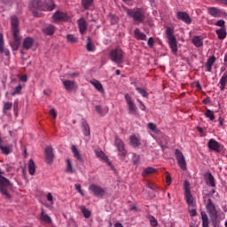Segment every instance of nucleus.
Returning a JSON list of instances; mask_svg holds the SVG:
<instances>
[{
  "label": "nucleus",
  "instance_id": "7",
  "mask_svg": "<svg viewBox=\"0 0 227 227\" xmlns=\"http://www.w3.org/2000/svg\"><path fill=\"white\" fill-rule=\"evenodd\" d=\"M184 189L187 205L189 207H196V201H194V197H192V193L191 192V183L189 181H184Z\"/></svg>",
  "mask_w": 227,
  "mask_h": 227
},
{
  "label": "nucleus",
  "instance_id": "37",
  "mask_svg": "<svg viewBox=\"0 0 227 227\" xmlns=\"http://www.w3.org/2000/svg\"><path fill=\"white\" fill-rule=\"evenodd\" d=\"M82 213L83 214V216L85 219H90L91 217V211L90 209L86 208V207H81Z\"/></svg>",
  "mask_w": 227,
  "mask_h": 227
},
{
  "label": "nucleus",
  "instance_id": "20",
  "mask_svg": "<svg viewBox=\"0 0 227 227\" xmlns=\"http://www.w3.org/2000/svg\"><path fill=\"white\" fill-rule=\"evenodd\" d=\"M205 179L207 185H209L210 187H215V179L214 178V176H212V173L206 174Z\"/></svg>",
  "mask_w": 227,
  "mask_h": 227
},
{
  "label": "nucleus",
  "instance_id": "21",
  "mask_svg": "<svg viewBox=\"0 0 227 227\" xmlns=\"http://www.w3.org/2000/svg\"><path fill=\"white\" fill-rule=\"evenodd\" d=\"M215 56H211L207 59L206 63L207 72H212V67H214V63H215Z\"/></svg>",
  "mask_w": 227,
  "mask_h": 227
},
{
  "label": "nucleus",
  "instance_id": "16",
  "mask_svg": "<svg viewBox=\"0 0 227 227\" xmlns=\"http://www.w3.org/2000/svg\"><path fill=\"white\" fill-rule=\"evenodd\" d=\"M176 17L179 19V20L185 22V24H191V22H192L191 16H189V14L185 12H178L176 13Z\"/></svg>",
  "mask_w": 227,
  "mask_h": 227
},
{
  "label": "nucleus",
  "instance_id": "28",
  "mask_svg": "<svg viewBox=\"0 0 227 227\" xmlns=\"http://www.w3.org/2000/svg\"><path fill=\"white\" fill-rule=\"evenodd\" d=\"M43 31L45 35H54V31H56V27L52 25H46L43 28Z\"/></svg>",
  "mask_w": 227,
  "mask_h": 227
},
{
  "label": "nucleus",
  "instance_id": "62",
  "mask_svg": "<svg viewBox=\"0 0 227 227\" xmlns=\"http://www.w3.org/2000/svg\"><path fill=\"white\" fill-rule=\"evenodd\" d=\"M147 187H149V189H152V190L155 189V187L153 186V184L152 183H147Z\"/></svg>",
  "mask_w": 227,
  "mask_h": 227
},
{
  "label": "nucleus",
  "instance_id": "43",
  "mask_svg": "<svg viewBox=\"0 0 227 227\" xmlns=\"http://www.w3.org/2000/svg\"><path fill=\"white\" fill-rule=\"evenodd\" d=\"M22 93V85H18L14 90L12 92V97H15V95H20Z\"/></svg>",
  "mask_w": 227,
  "mask_h": 227
},
{
  "label": "nucleus",
  "instance_id": "40",
  "mask_svg": "<svg viewBox=\"0 0 227 227\" xmlns=\"http://www.w3.org/2000/svg\"><path fill=\"white\" fill-rule=\"evenodd\" d=\"M82 130L84 136H90L91 132L90 131V125H88L86 122L82 123Z\"/></svg>",
  "mask_w": 227,
  "mask_h": 227
},
{
  "label": "nucleus",
  "instance_id": "36",
  "mask_svg": "<svg viewBox=\"0 0 227 227\" xmlns=\"http://www.w3.org/2000/svg\"><path fill=\"white\" fill-rule=\"evenodd\" d=\"M67 173H75V169H74V166H72V161L70 159L67 160V168H66Z\"/></svg>",
  "mask_w": 227,
  "mask_h": 227
},
{
  "label": "nucleus",
  "instance_id": "41",
  "mask_svg": "<svg viewBox=\"0 0 227 227\" xmlns=\"http://www.w3.org/2000/svg\"><path fill=\"white\" fill-rule=\"evenodd\" d=\"M205 116L206 118H209L211 121H214V120H215V115L214 114V112H212L211 110H207L205 113Z\"/></svg>",
  "mask_w": 227,
  "mask_h": 227
},
{
  "label": "nucleus",
  "instance_id": "47",
  "mask_svg": "<svg viewBox=\"0 0 227 227\" xmlns=\"http://www.w3.org/2000/svg\"><path fill=\"white\" fill-rule=\"evenodd\" d=\"M149 221H150L151 226L155 227L159 224V223L157 222V219H155V217H153V216H149Z\"/></svg>",
  "mask_w": 227,
  "mask_h": 227
},
{
  "label": "nucleus",
  "instance_id": "27",
  "mask_svg": "<svg viewBox=\"0 0 227 227\" xmlns=\"http://www.w3.org/2000/svg\"><path fill=\"white\" fill-rule=\"evenodd\" d=\"M216 35L219 40H224L227 36L226 27H222L216 30Z\"/></svg>",
  "mask_w": 227,
  "mask_h": 227
},
{
  "label": "nucleus",
  "instance_id": "10",
  "mask_svg": "<svg viewBox=\"0 0 227 227\" xmlns=\"http://www.w3.org/2000/svg\"><path fill=\"white\" fill-rule=\"evenodd\" d=\"M70 19V15L67 12H63L60 11H57L52 15V20L53 22H68V20Z\"/></svg>",
  "mask_w": 227,
  "mask_h": 227
},
{
  "label": "nucleus",
  "instance_id": "30",
  "mask_svg": "<svg viewBox=\"0 0 227 227\" xmlns=\"http://www.w3.org/2000/svg\"><path fill=\"white\" fill-rule=\"evenodd\" d=\"M95 153L97 157L101 159V160H105V162H109V158H107V155H106V153H104L102 150L98 149L95 151Z\"/></svg>",
  "mask_w": 227,
  "mask_h": 227
},
{
  "label": "nucleus",
  "instance_id": "53",
  "mask_svg": "<svg viewBox=\"0 0 227 227\" xmlns=\"http://www.w3.org/2000/svg\"><path fill=\"white\" fill-rule=\"evenodd\" d=\"M140 156L137 154H133V162L134 164H137L139 162Z\"/></svg>",
  "mask_w": 227,
  "mask_h": 227
},
{
  "label": "nucleus",
  "instance_id": "55",
  "mask_svg": "<svg viewBox=\"0 0 227 227\" xmlns=\"http://www.w3.org/2000/svg\"><path fill=\"white\" fill-rule=\"evenodd\" d=\"M74 187L82 196H84V193H82V190L81 189V184H77L74 185Z\"/></svg>",
  "mask_w": 227,
  "mask_h": 227
},
{
  "label": "nucleus",
  "instance_id": "33",
  "mask_svg": "<svg viewBox=\"0 0 227 227\" xmlns=\"http://www.w3.org/2000/svg\"><path fill=\"white\" fill-rule=\"evenodd\" d=\"M40 217H41V221H43L44 223H52V219L51 218V216H49V215L45 214L43 209H42Z\"/></svg>",
  "mask_w": 227,
  "mask_h": 227
},
{
  "label": "nucleus",
  "instance_id": "23",
  "mask_svg": "<svg viewBox=\"0 0 227 227\" xmlns=\"http://www.w3.org/2000/svg\"><path fill=\"white\" fill-rule=\"evenodd\" d=\"M90 84H92V86H94V88L99 91V93H104V86L102 85V83L98 81V80H92L90 82Z\"/></svg>",
  "mask_w": 227,
  "mask_h": 227
},
{
  "label": "nucleus",
  "instance_id": "64",
  "mask_svg": "<svg viewBox=\"0 0 227 227\" xmlns=\"http://www.w3.org/2000/svg\"><path fill=\"white\" fill-rule=\"evenodd\" d=\"M152 6H155V0H149Z\"/></svg>",
  "mask_w": 227,
  "mask_h": 227
},
{
  "label": "nucleus",
  "instance_id": "26",
  "mask_svg": "<svg viewBox=\"0 0 227 227\" xmlns=\"http://www.w3.org/2000/svg\"><path fill=\"white\" fill-rule=\"evenodd\" d=\"M28 173L33 176L36 173V165L33 160H28Z\"/></svg>",
  "mask_w": 227,
  "mask_h": 227
},
{
  "label": "nucleus",
  "instance_id": "25",
  "mask_svg": "<svg viewBox=\"0 0 227 227\" xmlns=\"http://www.w3.org/2000/svg\"><path fill=\"white\" fill-rule=\"evenodd\" d=\"M134 35H135V38H137V40L146 41V34L141 32V30H139V28L135 29Z\"/></svg>",
  "mask_w": 227,
  "mask_h": 227
},
{
  "label": "nucleus",
  "instance_id": "8",
  "mask_svg": "<svg viewBox=\"0 0 227 227\" xmlns=\"http://www.w3.org/2000/svg\"><path fill=\"white\" fill-rule=\"evenodd\" d=\"M175 155L179 168L183 169V171H187V161L185 160V156H184V153H182L178 149H176Z\"/></svg>",
  "mask_w": 227,
  "mask_h": 227
},
{
  "label": "nucleus",
  "instance_id": "6",
  "mask_svg": "<svg viewBox=\"0 0 227 227\" xmlns=\"http://www.w3.org/2000/svg\"><path fill=\"white\" fill-rule=\"evenodd\" d=\"M125 56V53L123 52V50L120 48L114 49L109 53V59L113 63H116L118 67H121L123 63V58Z\"/></svg>",
  "mask_w": 227,
  "mask_h": 227
},
{
  "label": "nucleus",
  "instance_id": "58",
  "mask_svg": "<svg viewBox=\"0 0 227 227\" xmlns=\"http://www.w3.org/2000/svg\"><path fill=\"white\" fill-rule=\"evenodd\" d=\"M20 81L22 82H27V74H23L20 77Z\"/></svg>",
  "mask_w": 227,
  "mask_h": 227
},
{
  "label": "nucleus",
  "instance_id": "52",
  "mask_svg": "<svg viewBox=\"0 0 227 227\" xmlns=\"http://www.w3.org/2000/svg\"><path fill=\"white\" fill-rule=\"evenodd\" d=\"M50 115L52 116L54 120H56L58 116V113H56V110L52 108L50 110Z\"/></svg>",
  "mask_w": 227,
  "mask_h": 227
},
{
  "label": "nucleus",
  "instance_id": "35",
  "mask_svg": "<svg viewBox=\"0 0 227 227\" xmlns=\"http://www.w3.org/2000/svg\"><path fill=\"white\" fill-rule=\"evenodd\" d=\"M200 215L202 219V227H208V216L207 215V213L201 212Z\"/></svg>",
  "mask_w": 227,
  "mask_h": 227
},
{
  "label": "nucleus",
  "instance_id": "11",
  "mask_svg": "<svg viewBox=\"0 0 227 227\" xmlns=\"http://www.w3.org/2000/svg\"><path fill=\"white\" fill-rule=\"evenodd\" d=\"M114 145L119 152V155H121V157H125L127 155V150H125L123 140L115 137Z\"/></svg>",
  "mask_w": 227,
  "mask_h": 227
},
{
  "label": "nucleus",
  "instance_id": "13",
  "mask_svg": "<svg viewBox=\"0 0 227 227\" xmlns=\"http://www.w3.org/2000/svg\"><path fill=\"white\" fill-rule=\"evenodd\" d=\"M62 84L67 91H75L77 90V83L70 80H62Z\"/></svg>",
  "mask_w": 227,
  "mask_h": 227
},
{
  "label": "nucleus",
  "instance_id": "57",
  "mask_svg": "<svg viewBox=\"0 0 227 227\" xmlns=\"http://www.w3.org/2000/svg\"><path fill=\"white\" fill-rule=\"evenodd\" d=\"M147 43H148V45H149L150 47H153V43H155V39H153V37H150V38L148 39Z\"/></svg>",
  "mask_w": 227,
  "mask_h": 227
},
{
  "label": "nucleus",
  "instance_id": "9",
  "mask_svg": "<svg viewBox=\"0 0 227 227\" xmlns=\"http://www.w3.org/2000/svg\"><path fill=\"white\" fill-rule=\"evenodd\" d=\"M125 100L129 114H137V106H136L134 99H132V97L129 94H125Z\"/></svg>",
  "mask_w": 227,
  "mask_h": 227
},
{
  "label": "nucleus",
  "instance_id": "49",
  "mask_svg": "<svg viewBox=\"0 0 227 227\" xmlns=\"http://www.w3.org/2000/svg\"><path fill=\"white\" fill-rule=\"evenodd\" d=\"M227 83V73L223 74V75L220 79V84H225Z\"/></svg>",
  "mask_w": 227,
  "mask_h": 227
},
{
  "label": "nucleus",
  "instance_id": "48",
  "mask_svg": "<svg viewBox=\"0 0 227 227\" xmlns=\"http://www.w3.org/2000/svg\"><path fill=\"white\" fill-rule=\"evenodd\" d=\"M67 41L71 43H77V39L74 35H67Z\"/></svg>",
  "mask_w": 227,
  "mask_h": 227
},
{
  "label": "nucleus",
  "instance_id": "14",
  "mask_svg": "<svg viewBox=\"0 0 227 227\" xmlns=\"http://www.w3.org/2000/svg\"><path fill=\"white\" fill-rule=\"evenodd\" d=\"M45 161L47 164H52L54 160V151L52 147L48 146L45 148Z\"/></svg>",
  "mask_w": 227,
  "mask_h": 227
},
{
  "label": "nucleus",
  "instance_id": "12",
  "mask_svg": "<svg viewBox=\"0 0 227 227\" xmlns=\"http://www.w3.org/2000/svg\"><path fill=\"white\" fill-rule=\"evenodd\" d=\"M89 189L95 194V196H98V198H102L103 196H106V190L97 184H91L89 186Z\"/></svg>",
  "mask_w": 227,
  "mask_h": 227
},
{
  "label": "nucleus",
  "instance_id": "34",
  "mask_svg": "<svg viewBox=\"0 0 227 227\" xmlns=\"http://www.w3.org/2000/svg\"><path fill=\"white\" fill-rule=\"evenodd\" d=\"M147 128L149 129L152 130V132H153L154 134H160V130L159 129H157V124L153 123V122H149L147 124Z\"/></svg>",
  "mask_w": 227,
  "mask_h": 227
},
{
  "label": "nucleus",
  "instance_id": "44",
  "mask_svg": "<svg viewBox=\"0 0 227 227\" xmlns=\"http://www.w3.org/2000/svg\"><path fill=\"white\" fill-rule=\"evenodd\" d=\"M88 43H87V51L90 52H93L95 51V45H93V43H91V38L88 37Z\"/></svg>",
  "mask_w": 227,
  "mask_h": 227
},
{
  "label": "nucleus",
  "instance_id": "5",
  "mask_svg": "<svg viewBox=\"0 0 227 227\" xmlns=\"http://www.w3.org/2000/svg\"><path fill=\"white\" fill-rule=\"evenodd\" d=\"M127 14L129 17L133 19L135 22L141 24L145 22V10L141 8L127 9Z\"/></svg>",
  "mask_w": 227,
  "mask_h": 227
},
{
  "label": "nucleus",
  "instance_id": "45",
  "mask_svg": "<svg viewBox=\"0 0 227 227\" xmlns=\"http://www.w3.org/2000/svg\"><path fill=\"white\" fill-rule=\"evenodd\" d=\"M46 200L51 203V205H54V197L52 196L51 192H48L46 195Z\"/></svg>",
  "mask_w": 227,
  "mask_h": 227
},
{
  "label": "nucleus",
  "instance_id": "39",
  "mask_svg": "<svg viewBox=\"0 0 227 227\" xmlns=\"http://www.w3.org/2000/svg\"><path fill=\"white\" fill-rule=\"evenodd\" d=\"M136 90L140 95H142V97H144L145 98H148V92L146 91V90L141 87H136Z\"/></svg>",
  "mask_w": 227,
  "mask_h": 227
},
{
  "label": "nucleus",
  "instance_id": "42",
  "mask_svg": "<svg viewBox=\"0 0 227 227\" xmlns=\"http://www.w3.org/2000/svg\"><path fill=\"white\" fill-rule=\"evenodd\" d=\"M82 4L85 10H88L93 4V0H82Z\"/></svg>",
  "mask_w": 227,
  "mask_h": 227
},
{
  "label": "nucleus",
  "instance_id": "59",
  "mask_svg": "<svg viewBox=\"0 0 227 227\" xmlns=\"http://www.w3.org/2000/svg\"><path fill=\"white\" fill-rule=\"evenodd\" d=\"M219 125L220 127H224V119L223 117H219Z\"/></svg>",
  "mask_w": 227,
  "mask_h": 227
},
{
  "label": "nucleus",
  "instance_id": "63",
  "mask_svg": "<svg viewBox=\"0 0 227 227\" xmlns=\"http://www.w3.org/2000/svg\"><path fill=\"white\" fill-rule=\"evenodd\" d=\"M2 3H4V4H10V3H12V0H2Z\"/></svg>",
  "mask_w": 227,
  "mask_h": 227
},
{
  "label": "nucleus",
  "instance_id": "46",
  "mask_svg": "<svg viewBox=\"0 0 227 227\" xmlns=\"http://www.w3.org/2000/svg\"><path fill=\"white\" fill-rule=\"evenodd\" d=\"M0 150H2V153H4V155H9L10 153V147L0 145Z\"/></svg>",
  "mask_w": 227,
  "mask_h": 227
},
{
  "label": "nucleus",
  "instance_id": "29",
  "mask_svg": "<svg viewBox=\"0 0 227 227\" xmlns=\"http://www.w3.org/2000/svg\"><path fill=\"white\" fill-rule=\"evenodd\" d=\"M129 141L131 143V145H133L134 148H137L139 145H141V140L136 135H132L129 138Z\"/></svg>",
  "mask_w": 227,
  "mask_h": 227
},
{
  "label": "nucleus",
  "instance_id": "31",
  "mask_svg": "<svg viewBox=\"0 0 227 227\" xmlns=\"http://www.w3.org/2000/svg\"><path fill=\"white\" fill-rule=\"evenodd\" d=\"M208 13L212 17H221V10L215 8V7H211L208 9Z\"/></svg>",
  "mask_w": 227,
  "mask_h": 227
},
{
  "label": "nucleus",
  "instance_id": "24",
  "mask_svg": "<svg viewBox=\"0 0 227 227\" xmlns=\"http://www.w3.org/2000/svg\"><path fill=\"white\" fill-rule=\"evenodd\" d=\"M207 210L208 212V214L213 215H217V211L215 210V205H214V203H212V200H208V203L207 204Z\"/></svg>",
  "mask_w": 227,
  "mask_h": 227
},
{
  "label": "nucleus",
  "instance_id": "19",
  "mask_svg": "<svg viewBox=\"0 0 227 227\" xmlns=\"http://www.w3.org/2000/svg\"><path fill=\"white\" fill-rule=\"evenodd\" d=\"M33 43H35V39L33 37H27L23 41V49L29 51L31 47H33Z\"/></svg>",
  "mask_w": 227,
  "mask_h": 227
},
{
  "label": "nucleus",
  "instance_id": "38",
  "mask_svg": "<svg viewBox=\"0 0 227 227\" xmlns=\"http://www.w3.org/2000/svg\"><path fill=\"white\" fill-rule=\"evenodd\" d=\"M153 173H155V168L149 167V168L144 169L142 175H143V176H148V175H152Z\"/></svg>",
  "mask_w": 227,
  "mask_h": 227
},
{
  "label": "nucleus",
  "instance_id": "32",
  "mask_svg": "<svg viewBox=\"0 0 227 227\" xmlns=\"http://www.w3.org/2000/svg\"><path fill=\"white\" fill-rule=\"evenodd\" d=\"M71 149L75 159H77V160L82 161V157L81 156V153L79 152V149H77V146L72 145Z\"/></svg>",
  "mask_w": 227,
  "mask_h": 227
},
{
  "label": "nucleus",
  "instance_id": "2",
  "mask_svg": "<svg viewBox=\"0 0 227 227\" xmlns=\"http://www.w3.org/2000/svg\"><path fill=\"white\" fill-rule=\"evenodd\" d=\"M11 24L14 40L12 43H11V47L13 51H17L19 49V45H20V35H19V18H17V16H12L11 18Z\"/></svg>",
  "mask_w": 227,
  "mask_h": 227
},
{
  "label": "nucleus",
  "instance_id": "17",
  "mask_svg": "<svg viewBox=\"0 0 227 227\" xmlns=\"http://www.w3.org/2000/svg\"><path fill=\"white\" fill-rule=\"evenodd\" d=\"M0 52L1 54H5V56H10V50L4 48V38L3 34L0 33Z\"/></svg>",
  "mask_w": 227,
  "mask_h": 227
},
{
  "label": "nucleus",
  "instance_id": "60",
  "mask_svg": "<svg viewBox=\"0 0 227 227\" xmlns=\"http://www.w3.org/2000/svg\"><path fill=\"white\" fill-rule=\"evenodd\" d=\"M196 214H197L196 209H191V210H190V215H191L192 217L196 216Z\"/></svg>",
  "mask_w": 227,
  "mask_h": 227
},
{
  "label": "nucleus",
  "instance_id": "61",
  "mask_svg": "<svg viewBox=\"0 0 227 227\" xmlns=\"http://www.w3.org/2000/svg\"><path fill=\"white\" fill-rule=\"evenodd\" d=\"M220 90H222V91H224V90L226 89V84H224V83H220Z\"/></svg>",
  "mask_w": 227,
  "mask_h": 227
},
{
  "label": "nucleus",
  "instance_id": "1",
  "mask_svg": "<svg viewBox=\"0 0 227 227\" xmlns=\"http://www.w3.org/2000/svg\"><path fill=\"white\" fill-rule=\"evenodd\" d=\"M30 10L34 13V17H40L38 12H35V10H42L43 12H52L54 10V1L53 0H45L44 3L39 0H33L29 4Z\"/></svg>",
  "mask_w": 227,
  "mask_h": 227
},
{
  "label": "nucleus",
  "instance_id": "54",
  "mask_svg": "<svg viewBox=\"0 0 227 227\" xmlns=\"http://www.w3.org/2000/svg\"><path fill=\"white\" fill-rule=\"evenodd\" d=\"M96 111H97V113H98V114H102V115L105 114L104 111L102 110V106H96Z\"/></svg>",
  "mask_w": 227,
  "mask_h": 227
},
{
  "label": "nucleus",
  "instance_id": "51",
  "mask_svg": "<svg viewBox=\"0 0 227 227\" xmlns=\"http://www.w3.org/2000/svg\"><path fill=\"white\" fill-rule=\"evenodd\" d=\"M166 182L168 185H171V175L168 172L166 173Z\"/></svg>",
  "mask_w": 227,
  "mask_h": 227
},
{
  "label": "nucleus",
  "instance_id": "15",
  "mask_svg": "<svg viewBox=\"0 0 227 227\" xmlns=\"http://www.w3.org/2000/svg\"><path fill=\"white\" fill-rule=\"evenodd\" d=\"M207 148L213 152L219 153L221 152V144H219L215 139L211 138L207 143Z\"/></svg>",
  "mask_w": 227,
  "mask_h": 227
},
{
  "label": "nucleus",
  "instance_id": "22",
  "mask_svg": "<svg viewBox=\"0 0 227 227\" xmlns=\"http://www.w3.org/2000/svg\"><path fill=\"white\" fill-rule=\"evenodd\" d=\"M195 47H203V37L201 35H195L192 40Z\"/></svg>",
  "mask_w": 227,
  "mask_h": 227
},
{
  "label": "nucleus",
  "instance_id": "4",
  "mask_svg": "<svg viewBox=\"0 0 227 227\" xmlns=\"http://www.w3.org/2000/svg\"><path fill=\"white\" fill-rule=\"evenodd\" d=\"M174 33L175 31L170 27L166 28L168 43L172 51V54H176V52H178V43L176 42V37L175 36Z\"/></svg>",
  "mask_w": 227,
  "mask_h": 227
},
{
  "label": "nucleus",
  "instance_id": "3",
  "mask_svg": "<svg viewBox=\"0 0 227 227\" xmlns=\"http://www.w3.org/2000/svg\"><path fill=\"white\" fill-rule=\"evenodd\" d=\"M3 175H4V172L0 171V192L5 200H12V195L8 193V189L12 187V183Z\"/></svg>",
  "mask_w": 227,
  "mask_h": 227
},
{
  "label": "nucleus",
  "instance_id": "18",
  "mask_svg": "<svg viewBox=\"0 0 227 227\" xmlns=\"http://www.w3.org/2000/svg\"><path fill=\"white\" fill-rule=\"evenodd\" d=\"M78 27H79L81 35H84V33H86L88 25L86 24V20L83 18H81L80 20H78Z\"/></svg>",
  "mask_w": 227,
  "mask_h": 227
},
{
  "label": "nucleus",
  "instance_id": "50",
  "mask_svg": "<svg viewBox=\"0 0 227 227\" xmlns=\"http://www.w3.org/2000/svg\"><path fill=\"white\" fill-rule=\"evenodd\" d=\"M12 106H13V104H12L10 102L5 103L4 106V111H10V109H12Z\"/></svg>",
  "mask_w": 227,
  "mask_h": 227
},
{
  "label": "nucleus",
  "instance_id": "56",
  "mask_svg": "<svg viewBox=\"0 0 227 227\" xmlns=\"http://www.w3.org/2000/svg\"><path fill=\"white\" fill-rule=\"evenodd\" d=\"M215 26H218L219 27H224V20H219L216 23Z\"/></svg>",
  "mask_w": 227,
  "mask_h": 227
}]
</instances>
